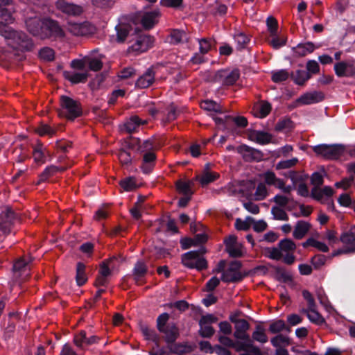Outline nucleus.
Masks as SVG:
<instances>
[{
  "mask_svg": "<svg viewBox=\"0 0 355 355\" xmlns=\"http://www.w3.org/2000/svg\"><path fill=\"white\" fill-rule=\"evenodd\" d=\"M3 36L8 40V44L12 48L22 51H32L35 44L26 33L10 29Z\"/></svg>",
  "mask_w": 355,
  "mask_h": 355,
  "instance_id": "1",
  "label": "nucleus"
},
{
  "mask_svg": "<svg viewBox=\"0 0 355 355\" xmlns=\"http://www.w3.org/2000/svg\"><path fill=\"white\" fill-rule=\"evenodd\" d=\"M60 109L58 110V115L69 121H74L83 115L81 103L68 96L62 95L60 97Z\"/></svg>",
  "mask_w": 355,
  "mask_h": 355,
  "instance_id": "2",
  "label": "nucleus"
},
{
  "mask_svg": "<svg viewBox=\"0 0 355 355\" xmlns=\"http://www.w3.org/2000/svg\"><path fill=\"white\" fill-rule=\"evenodd\" d=\"M206 249L200 246L197 250H191L182 255V264L190 269H196L199 271L205 270L208 267L207 261L202 257Z\"/></svg>",
  "mask_w": 355,
  "mask_h": 355,
  "instance_id": "3",
  "label": "nucleus"
},
{
  "mask_svg": "<svg viewBox=\"0 0 355 355\" xmlns=\"http://www.w3.org/2000/svg\"><path fill=\"white\" fill-rule=\"evenodd\" d=\"M64 36V31L58 21L49 17H44V24L40 33V39L55 41L62 39Z\"/></svg>",
  "mask_w": 355,
  "mask_h": 355,
  "instance_id": "4",
  "label": "nucleus"
},
{
  "mask_svg": "<svg viewBox=\"0 0 355 355\" xmlns=\"http://www.w3.org/2000/svg\"><path fill=\"white\" fill-rule=\"evenodd\" d=\"M14 12L12 0H0V35H3L10 30L8 25L15 20Z\"/></svg>",
  "mask_w": 355,
  "mask_h": 355,
  "instance_id": "5",
  "label": "nucleus"
},
{
  "mask_svg": "<svg viewBox=\"0 0 355 355\" xmlns=\"http://www.w3.org/2000/svg\"><path fill=\"white\" fill-rule=\"evenodd\" d=\"M345 148L342 144H319L313 147V152L327 159H338L345 152Z\"/></svg>",
  "mask_w": 355,
  "mask_h": 355,
  "instance_id": "6",
  "label": "nucleus"
},
{
  "mask_svg": "<svg viewBox=\"0 0 355 355\" xmlns=\"http://www.w3.org/2000/svg\"><path fill=\"white\" fill-rule=\"evenodd\" d=\"M19 220L18 214L10 207H6L0 213V231L5 236L12 232L15 222Z\"/></svg>",
  "mask_w": 355,
  "mask_h": 355,
  "instance_id": "7",
  "label": "nucleus"
},
{
  "mask_svg": "<svg viewBox=\"0 0 355 355\" xmlns=\"http://www.w3.org/2000/svg\"><path fill=\"white\" fill-rule=\"evenodd\" d=\"M240 77V71L235 68L232 70L228 69H220L216 72L213 78L215 83L224 86H231L236 83Z\"/></svg>",
  "mask_w": 355,
  "mask_h": 355,
  "instance_id": "8",
  "label": "nucleus"
},
{
  "mask_svg": "<svg viewBox=\"0 0 355 355\" xmlns=\"http://www.w3.org/2000/svg\"><path fill=\"white\" fill-rule=\"evenodd\" d=\"M154 37L148 35L137 34L135 42L129 46L128 53H135V55L146 52L151 48L154 43Z\"/></svg>",
  "mask_w": 355,
  "mask_h": 355,
  "instance_id": "9",
  "label": "nucleus"
},
{
  "mask_svg": "<svg viewBox=\"0 0 355 355\" xmlns=\"http://www.w3.org/2000/svg\"><path fill=\"white\" fill-rule=\"evenodd\" d=\"M44 24V17H41L35 14L27 16L25 19V25L28 32L38 38L40 37Z\"/></svg>",
  "mask_w": 355,
  "mask_h": 355,
  "instance_id": "10",
  "label": "nucleus"
},
{
  "mask_svg": "<svg viewBox=\"0 0 355 355\" xmlns=\"http://www.w3.org/2000/svg\"><path fill=\"white\" fill-rule=\"evenodd\" d=\"M238 153L242 155L245 162H260L263 159V153L257 148L246 144H241L237 147Z\"/></svg>",
  "mask_w": 355,
  "mask_h": 355,
  "instance_id": "11",
  "label": "nucleus"
},
{
  "mask_svg": "<svg viewBox=\"0 0 355 355\" xmlns=\"http://www.w3.org/2000/svg\"><path fill=\"white\" fill-rule=\"evenodd\" d=\"M159 331L164 334L163 338L168 346L174 344L180 336L179 328L174 322H169L163 331Z\"/></svg>",
  "mask_w": 355,
  "mask_h": 355,
  "instance_id": "12",
  "label": "nucleus"
},
{
  "mask_svg": "<svg viewBox=\"0 0 355 355\" xmlns=\"http://www.w3.org/2000/svg\"><path fill=\"white\" fill-rule=\"evenodd\" d=\"M94 28L89 22L69 23V31L76 36H85L93 33Z\"/></svg>",
  "mask_w": 355,
  "mask_h": 355,
  "instance_id": "13",
  "label": "nucleus"
},
{
  "mask_svg": "<svg viewBox=\"0 0 355 355\" xmlns=\"http://www.w3.org/2000/svg\"><path fill=\"white\" fill-rule=\"evenodd\" d=\"M56 7L59 10L68 15L78 16L83 12L81 6L69 3L65 0H58L56 3Z\"/></svg>",
  "mask_w": 355,
  "mask_h": 355,
  "instance_id": "14",
  "label": "nucleus"
},
{
  "mask_svg": "<svg viewBox=\"0 0 355 355\" xmlns=\"http://www.w3.org/2000/svg\"><path fill=\"white\" fill-rule=\"evenodd\" d=\"M155 71L153 67H150L137 80L135 85L141 89H146L151 86L155 82Z\"/></svg>",
  "mask_w": 355,
  "mask_h": 355,
  "instance_id": "15",
  "label": "nucleus"
},
{
  "mask_svg": "<svg viewBox=\"0 0 355 355\" xmlns=\"http://www.w3.org/2000/svg\"><path fill=\"white\" fill-rule=\"evenodd\" d=\"M132 272L133 279L137 285H142L146 283L143 279L148 272V266L144 261H137Z\"/></svg>",
  "mask_w": 355,
  "mask_h": 355,
  "instance_id": "16",
  "label": "nucleus"
},
{
  "mask_svg": "<svg viewBox=\"0 0 355 355\" xmlns=\"http://www.w3.org/2000/svg\"><path fill=\"white\" fill-rule=\"evenodd\" d=\"M235 331L234 336L239 340H250V336L246 333L250 328L249 322L245 319H241L234 323Z\"/></svg>",
  "mask_w": 355,
  "mask_h": 355,
  "instance_id": "17",
  "label": "nucleus"
},
{
  "mask_svg": "<svg viewBox=\"0 0 355 355\" xmlns=\"http://www.w3.org/2000/svg\"><path fill=\"white\" fill-rule=\"evenodd\" d=\"M335 73L338 77H352L355 75V67L345 62H339L334 64Z\"/></svg>",
  "mask_w": 355,
  "mask_h": 355,
  "instance_id": "18",
  "label": "nucleus"
},
{
  "mask_svg": "<svg viewBox=\"0 0 355 355\" xmlns=\"http://www.w3.org/2000/svg\"><path fill=\"white\" fill-rule=\"evenodd\" d=\"M324 98V95L322 92L314 91L304 94L297 98V101L302 105H311L321 102Z\"/></svg>",
  "mask_w": 355,
  "mask_h": 355,
  "instance_id": "19",
  "label": "nucleus"
},
{
  "mask_svg": "<svg viewBox=\"0 0 355 355\" xmlns=\"http://www.w3.org/2000/svg\"><path fill=\"white\" fill-rule=\"evenodd\" d=\"M219 177V173L209 171V164L207 163L205 164L201 175L196 176V179L200 182L202 187H205L216 181Z\"/></svg>",
  "mask_w": 355,
  "mask_h": 355,
  "instance_id": "20",
  "label": "nucleus"
},
{
  "mask_svg": "<svg viewBox=\"0 0 355 355\" xmlns=\"http://www.w3.org/2000/svg\"><path fill=\"white\" fill-rule=\"evenodd\" d=\"M141 171L145 174H149L155 167L157 155L155 151L143 153Z\"/></svg>",
  "mask_w": 355,
  "mask_h": 355,
  "instance_id": "21",
  "label": "nucleus"
},
{
  "mask_svg": "<svg viewBox=\"0 0 355 355\" xmlns=\"http://www.w3.org/2000/svg\"><path fill=\"white\" fill-rule=\"evenodd\" d=\"M162 145L163 144L161 141L156 140L155 139H148L142 143H139L137 151L141 154L146 153V152H152L159 149Z\"/></svg>",
  "mask_w": 355,
  "mask_h": 355,
  "instance_id": "22",
  "label": "nucleus"
},
{
  "mask_svg": "<svg viewBox=\"0 0 355 355\" xmlns=\"http://www.w3.org/2000/svg\"><path fill=\"white\" fill-rule=\"evenodd\" d=\"M159 16L158 10H153L145 12L141 18V24L142 26L146 29H151L157 22V18Z\"/></svg>",
  "mask_w": 355,
  "mask_h": 355,
  "instance_id": "23",
  "label": "nucleus"
},
{
  "mask_svg": "<svg viewBox=\"0 0 355 355\" xmlns=\"http://www.w3.org/2000/svg\"><path fill=\"white\" fill-rule=\"evenodd\" d=\"M68 168L67 166H57L50 165L46 166L44 170L39 175L37 184L46 182L49 178L55 175L58 172H64Z\"/></svg>",
  "mask_w": 355,
  "mask_h": 355,
  "instance_id": "24",
  "label": "nucleus"
},
{
  "mask_svg": "<svg viewBox=\"0 0 355 355\" xmlns=\"http://www.w3.org/2000/svg\"><path fill=\"white\" fill-rule=\"evenodd\" d=\"M146 121L142 120L137 115L131 116L124 123V130L130 134L137 132L141 125L146 124Z\"/></svg>",
  "mask_w": 355,
  "mask_h": 355,
  "instance_id": "25",
  "label": "nucleus"
},
{
  "mask_svg": "<svg viewBox=\"0 0 355 355\" xmlns=\"http://www.w3.org/2000/svg\"><path fill=\"white\" fill-rule=\"evenodd\" d=\"M46 155H50V153L44 147L43 144L38 141L33 147V156L34 160L37 164H44L46 162Z\"/></svg>",
  "mask_w": 355,
  "mask_h": 355,
  "instance_id": "26",
  "label": "nucleus"
},
{
  "mask_svg": "<svg viewBox=\"0 0 355 355\" xmlns=\"http://www.w3.org/2000/svg\"><path fill=\"white\" fill-rule=\"evenodd\" d=\"M168 348L172 354L178 355L189 354L194 349V347L192 345H189L187 343H175L174 344L168 346Z\"/></svg>",
  "mask_w": 355,
  "mask_h": 355,
  "instance_id": "27",
  "label": "nucleus"
},
{
  "mask_svg": "<svg viewBox=\"0 0 355 355\" xmlns=\"http://www.w3.org/2000/svg\"><path fill=\"white\" fill-rule=\"evenodd\" d=\"M249 139L259 144L266 145L270 143L272 135L264 131L254 130L253 133L250 135Z\"/></svg>",
  "mask_w": 355,
  "mask_h": 355,
  "instance_id": "28",
  "label": "nucleus"
},
{
  "mask_svg": "<svg viewBox=\"0 0 355 355\" xmlns=\"http://www.w3.org/2000/svg\"><path fill=\"white\" fill-rule=\"evenodd\" d=\"M310 223L304 220L297 222L293 232V236L295 239H302L309 231Z\"/></svg>",
  "mask_w": 355,
  "mask_h": 355,
  "instance_id": "29",
  "label": "nucleus"
},
{
  "mask_svg": "<svg viewBox=\"0 0 355 355\" xmlns=\"http://www.w3.org/2000/svg\"><path fill=\"white\" fill-rule=\"evenodd\" d=\"M291 77L296 85L302 86L311 78V75L306 70L297 69L291 73Z\"/></svg>",
  "mask_w": 355,
  "mask_h": 355,
  "instance_id": "30",
  "label": "nucleus"
},
{
  "mask_svg": "<svg viewBox=\"0 0 355 355\" xmlns=\"http://www.w3.org/2000/svg\"><path fill=\"white\" fill-rule=\"evenodd\" d=\"M115 29L116 31V40L119 43L123 42L132 31V28L129 24H119L116 26Z\"/></svg>",
  "mask_w": 355,
  "mask_h": 355,
  "instance_id": "31",
  "label": "nucleus"
},
{
  "mask_svg": "<svg viewBox=\"0 0 355 355\" xmlns=\"http://www.w3.org/2000/svg\"><path fill=\"white\" fill-rule=\"evenodd\" d=\"M187 33L180 29H173L167 37V42L172 45H178L187 38Z\"/></svg>",
  "mask_w": 355,
  "mask_h": 355,
  "instance_id": "32",
  "label": "nucleus"
},
{
  "mask_svg": "<svg viewBox=\"0 0 355 355\" xmlns=\"http://www.w3.org/2000/svg\"><path fill=\"white\" fill-rule=\"evenodd\" d=\"M64 77L65 79L70 81L72 84L85 83L87 80V73H71L69 71L64 72Z\"/></svg>",
  "mask_w": 355,
  "mask_h": 355,
  "instance_id": "33",
  "label": "nucleus"
},
{
  "mask_svg": "<svg viewBox=\"0 0 355 355\" xmlns=\"http://www.w3.org/2000/svg\"><path fill=\"white\" fill-rule=\"evenodd\" d=\"M293 50L296 55L300 57H303L308 53H313L315 50V45L312 42L300 43L295 48H293Z\"/></svg>",
  "mask_w": 355,
  "mask_h": 355,
  "instance_id": "34",
  "label": "nucleus"
},
{
  "mask_svg": "<svg viewBox=\"0 0 355 355\" xmlns=\"http://www.w3.org/2000/svg\"><path fill=\"white\" fill-rule=\"evenodd\" d=\"M199 43V51L202 54H207L209 51L216 50V42L211 38H201L198 40Z\"/></svg>",
  "mask_w": 355,
  "mask_h": 355,
  "instance_id": "35",
  "label": "nucleus"
},
{
  "mask_svg": "<svg viewBox=\"0 0 355 355\" xmlns=\"http://www.w3.org/2000/svg\"><path fill=\"white\" fill-rule=\"evenodd\" d=\"M86 266L83 262H78L76 264V282L78 286H83L87 281L85 272Z\"/></svg>",
  "mask_w": 355,
  "mask_h": 355,
  "instance_id": "36",
  "label": "nucleus"
},
{
  "mask_svg": "<svg viewBox=\"0 0 355 355\" xmlns=\"http://www.w3.org/2000/svg\"><path fill=\"white\" fill-rule=\"evenodd\" d=\"M275 271V279L281 282L287 283L292 280V277L286 270L280 266L270 265Z\"/></svg>",
  "mask_w": 355,
  "mask_h": 355,
  "instance_id": "37",
  "label": "nucleus"
},
{
  "mask_svg": "<svg viewBox=\"0 0 355 355\" xmlns=\"http://www.w3.org/2000/svg\"><path fill=\"white\" fill-rule=\"evenodd\" d=\"M234 38L236 43V49L239 51H242L246 49L248 43L250 41L249 36L243 32H239L235 34Z\"/></svg>",
  "mask_w": 355,
  "mask_h": 355,
  "instance_id": "38",
  "label": "nucleus"
},
{
  "mask_svg": "<svg viewBox=\"0 0 355 355\" xmlns=\"http://www.w3.org/2000/svg\"><path fill=\"white\" fill-rule=\"evenodd\" d=\"M277 248L279 249L282 253L283 252L288 253L295 250L296 244L291 239H284L278 243Z\"/></svg>",
  "mask_w": 355,
  "mask_h": 355,
  "instance_id": "39",
  "label": "nucleus"
},
{
  "mask_svg": "<svg viewBox=\"0 0 355 355\" xmlns=\"http://www.w3.org/2000/svg\"><path fill=\"white\" fill-rule=\"evenodd\" d=\"M142 334L145 336V338L148 340H151L155 343L156 347H159V336L157 334L155 329H149L148 327H143L141 329Z\"/></svg>",
  "mask_w": 355,
  "mask_h": 355,
  "instance_id": "40",
  "label": "nucleus"
},
{
  "mask_svg": "<svg viewBox=\"0 0 355 355\" xmlns=\"http://www.w3.org/2000/svg\"><path fill=\"white\" fill-rule=\"evenodd\" d=\"M215 123L218 127V128L223 130H231V120L232 116L227 115L223 118L222 117H214L213 118Z\"/></svg>",
  "mask_w": 355,
  "mask_h": 355,
  "instance_id": "41",
  "label": "nucleus"
},
{
  "mask_svg": "<svg viewBox=\"0 0 355 355\" xmlns=\"http://www.w3.org/2000/svg\"><path fill=\"white\" fill-rule=\"evenodd\" d=\"M293 128V123L288 117L280 119L276 123L275 130L277 132H282L284 130H290Z\"/></svg>",
  "mask_w": 355,
  "mask_h": 355,
  "instance_id": "42",
  "label": "nucleus"
},
{
  "mask_svg": "<svg viewBox=\"0 0 355 355\" xmlns=\"http://www.w3.org/2000/svg\"><path fill=\"white\" fill-rule=\"evenodd\" d=\"M191 183L190 182H185L182 180H178L175 183L177 190L184 196H192L193 193L191 191Z\"/></svg>",
  "mask_w": 355,
  "mask_h": 355,
  "instance_id": "43",
  "label": "nucleus"
},
{
  "mask_svg": "<svg viewBox=\"0 0 355 355\" xmlns=\"http://www.w3.org/2000/svg\"><path fill=\"white\" fill-rule=\"evenodd\" d=\"M201 107L207 111H212L216 113H222L221 106L216 101L212 100H205L201 103Z\"/></svg>",
  "mask_w": 355,
  "mask_h": 355,
  "instance_id": "44",
  "label": "nucleus"
},
{
  "mask_svg": "<svg viewBox=\"0 0 355 355\" xmlns=\"http://www.w3.org/2000/svg\"><path fill=\"white\" fill-rule=\"evenodd\" d=\"M254 222V219L251 216H247L245 220L237 218L235 222V228L237 230L248 231Z\"/></svg>",
  "mask_w": 355,
  "mask_h": 355,
  "instance_id": "45",
  "label": "nucleus"
},
{
  "mask_svg": "<svg viewBox=\"0 0 355 355\" xmlns=\"http://www.w3.org/2000/svg\"><path fill=\"white\" fill-rule=\"evenodd\" d=\"M264 256L272 260H280L283 257V254L277 247H267L264 248Z\"/></svg>",
  "mask_w": 355,
  "mask_h": 355,
  "instance_id": "46",
  "label": "nucleus"
},
{
  "mask_svg": "<svg viewBox=\"0 0 355 355\" xmlns=\"http://www.w3.org/2000/svg\"><path fill=\"white\" fill-rule=\"evenodd\" d=\"M253 340L260 342L261 343H266L268 342V336L265 333L264 328L261 325H257L255 331L252 334Z\"/></svg>",
  "mask_w": 355,
  "mask_h": 355,
  "instance_id": "47",
  "label": "nucleus"
},
{
  "mask_svg": "<svg viewBox=\"0 0 355 355\" xmlns=\"http://www.w3.org/2000/svg\"><path fill=\"white\" fill-rule=\"evenodd\" d=\"M33 259L32 257H29L28 261L25 260V259L24 257H21V258L18 259L17 260H16L15 261V263L13 264V267H12L13 271L15 272H24L27 269L28 263L30 262H31L33 261Z\"/></svg>",
  "mask_w": 355,
  "mask_h": 355,
  "instance_id": "48",
  "label": "nucleus"
},
{
  "mask_svg": "<svg viewBox=\"0 0 355 355\" xmlns=\"http://www.w3.org/2000/svg\"><path fill=\"white\" fill-rule=\"evenodd\" d=\"M119 185L125 191H131L137 189V184L134 177H128L119 182Z\"/></svg>",
  "mask_w": 355,
  "mask_h": 355,
  "instance_id": "49",
  "label": "nucleus"
},
{
  "mask_svg": "<svg viewBox=\"0 0 355 355\" xmlns=\"http://www.w3.org/2000/svg\"><path fill=\"white\" fill-rule=\"evenodd\" d=\"M289 73L286 69H280L272 72L271 80L275 83L286 80L289 77Z\"/></svg>",
  "mask_w": 355,
  "mask_h": 355,
  "instance_id": "50",
  "label": "nucleus"
},
{
  "mask_svg": "<svg viewBox=\"0 0 355 355\" xmlns=\"http://www.w3.org/2000/svg\"><path fill=\"white\" fill-rule=\"evenodd\" d=\"M116 259L115 257H113L112 258L105 259L100 265V269L98 271V275L108 277L112 274V271L109 268V265L114 260Z\"/></svg>",
  "mask_w": 355,
  "mask_h": 355,
  "instance_id": "51",
  "label": "nucleus"
},
{
  "mask_svg": "<svg viewBox=\"0 0 355 355\" xmlns=\"http://www.w3.org/2000/svg\"><path fill=\"white\" fill-rule=\"evenodd\" d=\"M230 272H223L221 275V281L223 282H239L243 279V275L240 272H235L233 275Z\"/></svg>",
  "mask_w": 355,
  "mask_h": 355,
  "instance_id": "52",
  "label": "nucleus"
},
{
  "mask_svg": "<svg viewBox=\"0 0 355 355\" xmlns=\"http://www.w3.org/2000/svg\"><path fill=\"white\" fill-rule=\"evenodd\" d=\"M245 342L236 341L234 342V345L232 347L235 348L237 352L244 351L245 352H249L252 349V347H256L257 346L252 344L251 339L250 340H244Z\"/></svg>",
  "mask_w": 355,
  "mask_h": 355,
  "instance_id": "53",
  "label": "nucleus"
},
{
  "mask_svg": "<svg viewBox=\"0 0 355 355\" xmlns=\"http://www.w3.org/2000/svg\"><path fill=\"white\" fill-rule=\"evenodd\" d=\"M118 158L122 165L129 166L132 164V156L130 152L125 148H121L118 153Z\"/></svg>",
  "mask_w": 355,
  "mask_h": 355,
  "instance_id": "54",
  "label": "nucleus"
},
{
  "mask_svg": "<svg viewBox=\"0 0 355 355\" xmlns=\"http://www.w3.org/2000/svg\"><path fill=\"white\" fill-rule=\"evenodd\" d=\"M271 214L273 215V218L275 220L284 221L288 220V214L283 209L279 207L273 206L271 209Z\"/></svg>",
  "mask_w": 355,
  "mask_h": 355,
  "instance_id": "55",
  "label": "nucleus"
},
{
  "mask_svg": "<svg viewBox=\"0 0 355 355\" xmlns=\"http://www.w3.org/2000/svg\"><path fill=\"white\" fill-rule=\"evenodd\" d=\"M266 25L271 36H276L278 30L277 20L272 16H269L266 19Z\"/></svg>",
  "mask_w": 355,
  "mask_h": 355,
  "instance_id": "56",
  "label": "nucleus"
},
{
  "mask_svg": "<svg viewBox=\"0 0 355 355\" xmlns=\"http://www.w3.org/2000/svg\"><path fill=\"white\" fill-rule=\"evenodd\" d=\"M311 311V313H310V314H308L307 318L311 322H313L315 324H318V325H322V324L326 323L324 318L322 317V315L320 313H319L316 311L315 309H313V311Z\"/></svg>",
  "mask_w": 355,
  "mask_h": 355,
  "instance_id": "57",
  "label": "nucleus"
},
{
  "mask_svg": "<svg viewBox=\"0 0 355 355\" xmlns=\"http://www.w3.org/2000/svg\"><path fill=\"white\" fill-rule=\"evenodd\" d=\"M54 51L49 47L42 48L39 51V57L48 62L54 60Z\"/></svg>",
  "mask_w": 355,
  "mask_h": 355,
  "instance_id": "58",
  "label": "nucleus"
},
{
  "mask_svg": "<svg viewBox=\"0 0 355 355\" xmlns=\"http://www.w3.org/2000/svg\"><path fill=\"white\" fill-rule=\"evenodd\" d=\"M286 328L285 322L283 320H277L272 322L269 327V331L272 334H277Z\"/></svg>",
  "mask_w": 355,
  "mask_h": 355,
  "instance_id": "59",
  "label": "nucleus"
},
{
  "mask_svg": "<svg viewBox=\"0 0 355 355\" xmlns=\"http://www.w3.org/2000/svg\"><path fill=\"white\" fill-rule=\"evenodd\" d=\"M271 344L273 347L277 348L281 347V345H288L289 338L286 336H283L282 334H278L277 336L273 337L271 340Z\"/></svg>",
  "mask_w": 355,
  "mask_h": 355,
  "instance_id": "60",
  "label": "nucleus"
},
{
  "mask_svg": "<svg viewBox=\"0 0 355 355\" xmlns=\"http://www.w3.org/2000/svg\"><path fill=\"white\" fill-rule=\"evenodd\" d=\"M326 261L327 257L321 254H315L311 259V263L315 269L320 268L325 264Z\"/></svg>",
  "mask_w": 355,
  "mask_h": 355,
  "instance_id": "61",
  "label": "nucleus"
},
{
  "mask_svg": "<svg viewBox=\"0 0 355 355\" xmlns=\"http://www.w3.org/2000/svg\"><path fill=\"white\" fill-rule=\"evenodd\" d=\"M340 241L344 244L349 245V246H355V234L343 232L340 236Z\"/></svg>",
  "mask_w": 355,
  "mask_h": 355,
  "instance_id": "62",
  "label": "nucleus"
},
{
  "mask_svg": "<svg viewBox=\"0 0 355 355\" xmlns=\"http://www.w3.org/2000/svg\"><path fill=\"white\" fill-rule=\"evenodd\" d=\"M169 318L170 316L168 313H163L157 317V329L158 331H163V328L168 325Z\"/></svg>",
  "mask_w": 355,
  "mask_h": 355,
  "instance_id": "63",
  "label": "nucleus"
},
{
  "mask_svg": "<svg viewBox=\"0 0 355 355\" xmlns=\"http://www.w3.org/2000/svg\"><path fill=\"white\" fill-rule=\"evenodd\" d=\"M180 114L178 107L171 103L168 107V113L166 114V120L168 122L175 120Z\"/></svg>",
  "mask_w": 355,
  "mask_h": 355,
  "instance_id": "64",
  "label": "nucleus"
}]
</instances>
